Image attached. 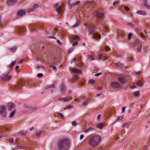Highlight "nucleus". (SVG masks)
Instances as JSON below:
<instances>
[{"label": "nucleus", "instance_id": "nucleus-1", "mask_svg": "<svg viewBox=\"0 0 150 150\" xmlns=\"http://www.w3.org/2000/svg\"><path fill=\"white\" fill-rule=\"evenodd\" d=\"M98 25H94L93 24L91 23H85L84 25L87 26L88 31L90 35L93 34V38L95 39L96 40L99 41L100 39L101 35L98 32H96L95 31L97 28V26L98 27L100 33H101V31L103 30V31L106 30L107 29L106 27L103 25V24H102L100 22H98Z\"/></svg>", "mask_w": 150, "mask_h": 150}, {"label": "nucleus", "instance_id": "nucleus-2", "mask_svg": "<svg viewBox=\"0 0 150 150\" xmlns=\"http://www.w3.org/2000/svg\"><path fill=\"white\" fill-rule=\"evenodd\" d=\"M69 142L67 139H64L59 140L58 144V149L59 150H68L69 148Z\"/></svg>", "mask_w": 150, "mask_h": 150}, {"label": "nucleus", "instance_id": "nucleus-3", "mask_svg": "<svg viewBox=\"0 0 150 150\" xmlns=\"http://www.w3.org/2000/svg\"><path fill=\"white\" fill-rule=\"evenodd\" d=\"M100 140L101 137L99 136H92L89 139V143L91 146L94 147L99 144Z\"/></svg>", "mask_w": 150, "mask_h": 150}, {"label": "nucleus", "instance_id": "nucleus-4", "mask_svg": "<svg viewBox=\"0 0 150 150\" xmlns=\"http://www.w3.org/2000/svg\"><path fill=\"white\" fill-rule=\"evenodd\" d=\"M28 83V81H25L20 80L18 83L17 85H14V87L16 89H20L25 85V84H27Z\"/></svg>", "mask_w": 150, "mask_h": 150}, {"label": "nucleus", "instance_id": "nucleus-5", "mask_svg": "<svg viewBox=\"0 0 150 150\" xmlns=\"http://www.w3.org/2000/svg\"><path fill=\"white\" fill-rule=\"evenodd\" d=\"M12 77V76L9 75V73L4 74L0 78V79L4 81H8L10 80Z\"/></svg>", "mask_w": 150, "mask_h": 150}, {"label": "nucleus", "instance_id": "nucleus-6", "mask_svg": "<svg viewBox=\"0 0 150 150\" xmlns=\"http://www.w3.org/2000/svg\"><path fill=\"white\" fill-rule=\"evenodd\" d=\"M6 107L2 105L0 106V114L2 115V117L5 118L6 116L7 113L6 112Z\"/></svg>", "mask_w": 150, "mask_h": 150}, {"label": "nucleus", "instance_id": "nucleus-7", "mask_svg": "<svg viewBox=\"0 0 150 150\" xmlns=\"http://www.w3.org/2000/svg\"><path fill=\"white\" fill-rule=\"evenodd\" d=\"M120 86V84L119 83L116 82H112L111 84L112 87L114 89L119 88Z\"/></svg>", "mask_w": 150, "mask_h": 150}, {"label": "nucleus", "instance_id": "nucleus-8", "mask_svg": "<svg viewBox=\"0 0 150 150\" xmlns=\"http://www.w3.org/2000/svg\"><path fill=\"white\" fill-rule=\"evenodd\" d=\"M25 12L22 10L19 11L17 13V17L18 18H20L23 15H25Z\"/></svg>", "mask_w": 150, "mask_h": 150}, {"label": "nucleus", "instance_id": "nucleus-9", "mask_svg": "<svg viewBox=\"0 0 150 150\" xmlns=\"http://www.w3.org/2000/svg\"><path fill=\"white\" fill-rule=\"evenodd\" d=\"M42 131L40 129H37L35 132V134L36 136L37 137H40V136L41 135V133H42Z\"/></svg>", "mask_w": 150, "mask_h": 150}, {"label": "nucleus", "instance_id": "nucleus-10", "mask_svg": "<svg viewBox=\"0 0 150 150\" xmlns=\"http://www.w3.org/2000/svg\"><path fill=\"white\" fill-rule=\"evenodd\" d=\"M98 19L101 21H103L104 18V14L101 13L98 14L97 16Z\"/></svg>", "mask_w": 150, "mask_h": 150}, {"label": "nucleus", "instance_id": "nucleus-11", "mask_svg": "<svg viewBox=\"0 0 150 150\" xmlns=\"http://www.w3.org/2000/svg\"><path fill=\"white\" fill-rule=\"evenodd\" d=\"M61 91L62 94H64L66 91V87L64 84H62L61 87Z\"/></svg>", "mask_w": 150, "mask_h": 150}, {"label": "nucleus", "instance_id": "nucleus-12", "mask_svg": "<svg viewBox=\"0 0 150 150\" xmlns=\"http://www.w3.org/2000/svg\"><path fill=\"white\" fill-rule=\"evenodd\" d=\"M8 111H10L11 110L12 108L14 107V105L12 103H8Z\"/></svg>", "mask_w": 150, "mask_h": 150}, {"label": "nucleus", "instance_id": "nucleus-13", "mask_svg": "<svg viewBox=\"0 0 150 150\" xmlns=\"http://www.w3.org/2000/svg\"><path fill=\"white\" fill-rule=\"evenodd\" d=\"M24 30L23 27H20L18 28L17 31L20 34H23L24 32Z\"/></svg>", "mask_w": 150, "mask_h": 150}, {"label": "nucleus", "instance_id": "nucleus-14", "mask_svg": "<svg viewBox=\"0 0 150 150\" xmlns=\"http://www.w3.org/2000/svg\"><path fill=\"white\" fill-rule=\"evenodd\" d=\"M6 3L8 6H11L13 5L15 3V1L14 0H8Z\"/></svg>", "mask_w": 150, "mask_h": 150}, {"label": "nucleus", "instance_id": "nucleus-15", "mask_svg": "<svg viewBox=\"0 0 150 150\" xmlns=\"http://www.w3.org/2000/svg\"><path fill=\"white\" fill-rule=\"evenodd\" d=\"M58 100L62 102H67L69 100V99L67 97H63L58 98Z\"/></svg>", "mask_w": 150, "mask_h": 150}, {"label": "nucleus", "instance_id": "nucleus-16", "mask_svg": "<svg viewBox=\"0 0 150 150\" xmlns=\"http://www.w3.org/2000/svg\"><path fill=\"white\" fill-rule=\"evenodd\" d=\"M117 79L120 82L122 83H125L126 81L125 78L123 77H118Z\"/></svg>", "mask_w": 150, "mask_h": 150}, {"label": "nucleus", "instance_id": "nucleus-17", "mask_svg": "<svg viewBox=\"0 0 150 150\" xmlns=\"http://www.w3.org/2000/svg\"><path fill=\"white\" fill-rule=\"evenodd\" d=\"M104 125L102 123H98L96 125V127L99 129H101L103 128Z\"/></svg>", "mask_w": 150, "mask_h": 150}, {"label": "nucleus", "instance_id": "nucleus-18", "mask_svg": "<svg viewBox=\"0 0 150 150\" xmlns=\"http://www.w3.org/2000/svg\"><path fill=\"white\" fill-rule=\"evenodd\" d=\"M42 25L41 24H36L32 26L33 29L35 30L37 28H39Z\"/></svg>", "mask_w": 150, "mask_h": 150}, {"label": "nucleus", "instance_id": "nucleus-19", "mask_svg": "<svg viewBox=\"0 0 150 150\" xmlns=\"http://www.w3.org/2000/svg\"><path fill=\"white\" fill-rule=\"evenodd\" d=\"M80 3V2L79 1H76V2H75L73 3L72 4H71V5H69V6L70 7V8H71L73 7H74L75 6H76L78 5Z\"/></svg>", "mask_w": 150, "mask_h": 150}, {"label": "nucleus", "instance_id": "nucleus-20", "mask_svg": "<svg viewBox=\"0 0 150 150\" xmlns=\"http://www.w3.org/2000/svg\"><path fill=\"white\" fill-rule=\"evenodd\" d=\"M137 13L139 14L145 16L146 15V12L144 11H137Z\"/></svg>", "mask_w": 150, "mask_h": 150}, {"label": "nucleus", "instance_id": "nucleus-21", "mask_svg": "<svg viewBox=\"0 0 150 150\" xmlns=\"http://www.w3.org/2000/svg\"><path fill=\"white\" fill-rule=\"evenodd\" d=\"M56 11L59 14H61L62 13V10L61 8L60 7H59L55 8Z\"/></svg>", "mask_w": 150, "mask_h": 150}, {"label": "nucleus", "instance_id": "nucleus-22", "mask_svg": "<svg viewBox=\"0 0 150 150\" xmlns=\"http://www.w3.org/2000/svg\"><path fill=\"white\" fill-rule=\"evenodd\" d=\"M143 0V3L144 6L148 9H150V6L147 4V0Z\"/></svg>", "mask_w": 150, "mask_h": 150}, {"label": "nucleus", "instance_id": "nucleus-23", "mask_svg": "<svg viewBox=\"0 0 150 150\" xmlns=\"http://www.w3.org/2000/svg\"><path fill=\"white\" fill-rule=\"evenodd\" d=\"M72 39L75 40H79L80 37L76 35H74L72 37Z\"/></svg>", "mask_w": 150, "mask_h": 150}, {"label": "nucleus", "instance_id": "nucleus-24", "mask_svg": "<svg viewBox=\"0 0 150 150\" xmlns=\"http://www.w3.org/2000/svg\"><path fill=\"white\" fill-rule=\"evenodd\" d=\"M16 63V61H13L8 66V67L9 68H10V69H11L13 67L14 65Z\"/></svg>", "mask_w": 150, "mask_h": 150}, {"label": "nucleus", "instance_id": "nucleus-25", "mask_svg": "<svg viewBox=\"0 0 150 150\" xmlns=\"http://www.w3.org/2000/svg\"><path fill=\"white\" fill-rule=\"evenodd\" d=\"M54 85H47L45 86V89H47L48 88H50L52 87V88H55V86H54Z\"/></svg>", "mask_w": 150, "mask_h": 150}, {"label": "nucleus", "instance_id": "nucleus-26", "mask_svg": "<svg viewBox=\"0 0 150 150\" xmlns=\"http://www.w3.org/2000/svg\"><path fill=\"white\" fill-rule=\"evenodd\" d=\"M116 64L120 68L122 69L124 67V65L119 62L116 63Z\"/></svg>", "mask_w": 150, "mask_h": 150}, {"label": "nucleus", "instance_id": "nucleus-27", "mask_svg": "<svg viewBox=\"0 0 150 150\" xmlns=\"http://www.w3.org/2000/svg\"><path fill=\"white\" fill-rule=\"evenodd\" d=\"M136 85L139 87H141L143 86V83L140 81H138L136 82Z\"/></svg>", "mask_w": 150, "mask_h": 150}, {"label": "nucleus", "instance_id": "nucleus-28", "mask_svg": "<svg viewBox=\"0 0 150 150\" xmlns=\"http://www.w3.org/2000/svg\"><path fill=\"white\" fill-rule=\"evenodd\" d=\"M17 48L15 47H13L9 49L10 51L12 53H14L16 50Z\"/></svg>", "mask_w": 150, "mask_h": 150}, {"label": "nucleus", "instance_id": "nucleus-29", "mask_svg": "<svg viewBox=\"0 0 150 150\" xmlns=\"http://www.w3.org/2000/svg\"><path fill=\"white\" fill-rule=\"evenodd\" d=\"M134 96L135 97H138L139 95V91H135L134 93Z\"/></svg>", "mask_w": 150, "mask_h": 150}, {"label": "nucleus", "instance_id": "nucleus-30", "mask_svg": "<svg viewBox=\"0 0 150 150\" xmlns=\"http://www.w3.org/2000/svg\"><path fill=\"white\" fill-rule=\"evenodd\" d=\"M142 48V45L140 44L139 45H138L137 48V50L139 52H141V49Z\"/></svg>", "mask_w": 150, "mask_h": 150}, {"label": "nucleus", "instance_id": "nucleus-31", "mask_svg": "<svg viewBox=\"0 0 150 150\" xmlns=\"http://www.w3.org/2000/svg\"><path fill=\"white\" fill-rule=\"evenodd\" d=\"M88 58L90 61H92L94 60L95 58L91 55H89L88 56Z\"/></svg>", "mask_w": 150, "mask_h": 150}, {"label": "nucleus", "instance_id": "nucleus-32", "mask_svg": "<svg viewBox=\"0 0 150 150\" xmlns=\"http://www.w3.org/2000/svg\"><path fill=\"white\" fill-rule=\"evenodd\" d=\"M93 130V127H89L84 131L86 132H88L90 131H92Z\"/></svg>", "mask_w": 150, "mask_h": 150}, {"label": "nucleus", "instance_id": "nucleus-33", "mask_svg": "<svg viewBox=\"0 0 150 150\" xmlns=\"http://www.w3.org/2000/svg\"><path fill=\"white\" fill-rule=\"evenodd\" d=\"M83 98L82 96L77 97V98H74V101L79 102V100H80V99H82Z\"/></svg>", "mask_w": 150, "mask_h": 150}, {"label": "nucleus", "instance_id": "nucleus-34", "mask_svg": "<svg viewBox=\"0 0 150 150\" xmlns=\"http://www.w3.org/2000/svg\"><path fill=\"white\" fill-rule=\"evenodd\" d=\"M19 133L22 135H25L26 134V132L24 131H21L19 132Z\"/></svg>", "mask_w": 150, "mask_h": 150}, {"label": "nucleus", "instance_id": "nucleus-35", "mask_svg": "<svg viewBox=\"0 0 150 150\" xmlns=\"http://www.w3.org/2000/svg\"><path fill=\"white\" fill-rule=\"evenodd\" d=\"M16 112V110H13L10 114L9 116V117L10 118H12V117L15 114V113Z\"/></svg>", "mask_w": 150, "mask_h": 150}, {"label": "nucleus", "instance_id": "nucleus-36", "mask_svg": "<svg viewBox=\"0 0 150 150\" xmlns=\"http://www.w3.org/2000/svg\"><path fill=\"white\" fill-rule=\"evenodd\" d=\"M72 71L73 72L76 73H80L81 72V71L78 69H73Z\"/></svg>", "mask_w": 150, "mask_h": 150}, {"label": "nucleus", "instance_id": "nucleus-37", "mask_svg": "<svg viewBox=\"0 0 150 150\" xmlns=\"http://www.w3.org/2000/svg\"><path fill=\"white\" fill-rule=\"evenodd\" d=\"M83 65V63L82 62H80L77 64V66L79 67H82Z\"/></svg>", "mask_w": 150, "mask_h": 150}, {"label": "nucleus", "instance_id": "nucleus-38", "mask_svg": "<svg viewBox=\"0 0 150 150\" xmlns=\"http://www.w3.org/2000/svg\"><path fill=\"white\" fill-rule=\"evenodd\" d=\"M133 36L132 34L131 33H129L128 35V39L130 40L131 39V37Z\"/></svg>", "mask_w": 150, "mask_h": 150}, {"label": "nucleus", "instance_id": "nucleus-39", "mask_svg": "<svg viewBox=\"0 0 150 150\" xmlns=\"http://www.w3.org/2000/svg\"><path fill=\"white\" fill-rule=\"evenodd\" d=\"M57 114H58V116H59L61 118L63 119H64V116L62 114L60 113H57Z\"/></svg>", "mask_w": 150, "mask_h": 150}, {"label": "nucleus", "instance_id": "nucleus-40", "mask_svg": "<svg viewBox=\"0 0 150 150\" xmlns=\"http://www.w3.org/2000/svg\"><path fill=\"white\" fill-rule=\"evenodd\" d=\"M105 50L106 52H108L110 50V48L108 46H105Z\"/></svg>", "mask_w": 150, "mask_h": 150}, {"label": "nucleus", "instance_id": "nucleus-41", "mask_svg": "<svg viewBox=\"0 0 150 150\" xmlns=\"http://www.w3.org/2000/svg\"><path fill=\"white\" fill-rule=\"evenodd\" d=\"M126 23L128 26H134V25L131 23L127 22Z\"/></svg>", "mask_w": 150, "mask_h": 150}, {"label": "nucleus", "instance_id": "nucleus-42", "mask_svg": "<svg viewBox=\"0 0 150 150\" xmlns=\"http://www.w3.org/2000/svg\"><path fill=\"white\" fill-rule=\"evenodd\" d=\"M14 139L13 138H10L9 139V142L11 144L14 143Z\"/></svg>", "mask_w": 150, "mask_h": 150}, {"label": "nucleus", "instance_id": "nucleus-43", "mask_svg": "<svg viewBox=\"0 0 150 150\" xmlns=\"http://www.w3.org/2000/svg\"><path fill=\"white\" fill-rule=\"evenodd\" d=\"M140 42L138 39H135L134 41V43L135 44H138L140 43Z\"/></svg>", "mask_w": 150, "mask_h": 150}, {"label": "nucleus", "instance_id": "nucleus-44", "mask_svg": "<svg viewBox=\"0 0 150 150\" xmlns=\"http://www.w3.org/2000/svg\"><path fill=\"white\" fill-rule=\"evenodd\" d=\"M95 82V81L93 80H91L89 81V83L91 84H94Z\"/></svg>", "mask_w": 150, "mask_h": 150}, {"label": "nucleus", "instance_id": "nucleus-45", "mask_svg": "<svg viewBox=\"0 0 150 150\" xmlns=\"http://www.w3.org/2000/svg\"><path fill=\"white\" fill-rule=\"evenodd\" d=\"M119 1H114L113 4V5L114 6H115V5L118 4H119Z\"/></svg>", "mask_w": 150, "mask_h": 150}, {"label": "nucleus", "instance_id": "nucleus-46", "mask_svg": "<svg viewBox=\"0 0 150 150\" xmlns=\"http://www.w3.org/2000/svg\"><path fill=\"white\" fill-rule=\"evenodd\" d=\"M88 103V101H84L83 102V104L84 106H86Z\"/></svg>", "mask_w": 150, "mask_h": 150}, {"label": "nucleus", "instance_id": "nucleus-47", "mask_svg": "<svg viewBox=\"0 0 150 150\" xmlns=\"http://www.w3.org/2000/svg\"><path fill=\"white\" fill-rule=\"evenodd\" d=\"M98 14V11H96L93 13V15L94 16H97Z\"/></svg>", "mask_w": 150, "mask_h": 150}, {"label": "nucleus", "instance_id": "nucleus-48", "mask_svg": "<svg viewBox=\"0 0 150 150\" xmlns=\"http://www.w3.org/2000/svg\"><path fill=\"white\" fill-rule=\"evenodd\" d=\"M33 8H36L38 7V4H35L33 6Z\"/></svg>", "mask_w": 150, "mask_h": 150}, {"label": "nucleus", "instance_id": "nucleus-49", "mask_svg": "<svg viewBox=\"0 0 150 150\" xmlns=\"http://www.w3.org/2000/svg\"><path fill=\"white\" fill-rule=\"evenodd\" d=\"M129 125V123H124L123 124V125H122V127H125L127 126L128 125Z\"/></svg>", "mask_w": 150, "mask_h": 150}, {"label": "nucleus", "instance_id": "nucleus-50", "mask_svg": "<svg viewBox=\"0 0 150 150\" xmlns=\"http://www.w3.org/2000/svg\"><path fill=\"white\" fill-rule=\"evenodd\" d=\"M123 117V115H122L118 117L117 118V120H120L122 119V118Z\"/></svg>", "mask_w": 150, "mask_h": 150}, {"label": "nucleus", "instance_id": "nucleus-51", "mask_svg": "<svg viewBox=\"0 0 150 150\" xmlns=\"http://www.w3.org/2000/svg\"><path fill=\"white\" fill-rule=\"evenodd\" d=\"M78 44V41H76L74 43H73L72 44V46H76V45Z\"/></svg>", "mask_w": 150, "mask_h": 150}, {"label": "nucleus", "instance_id": "nucleus-52", "mask_svg": "<svg viewBox=\"0 0 150 150\" xmlns=\"http://www.w3.org/2000/svg\"><path fill=\"white\" fill-rule=\"evenodd\" d=\"M59 4L58 3H57L54 4V7H56V8L57 7H59Z\"/></svg>", "mask_w": 150, "mask_h": 150}, {"label": "nucleus", "instance_id": "nucleus-53", "mask_svg": "<svg viewBox=\"0 0 150 150\" xmlns=\"http://www.w3.org/2000/svg\"><path fill=\"white\" fill-rule=\"evenodd\" d=\"M102 74V73H101V72L97 74H96L95 75V76H98L101 75Z\"/></svg>", "mask_w": 150, "mask_h": 150}, {"label": "nucleus", "instance_id": "nucleus-54", "mask_svg": "<svg viewBox=\"0 0 150 150\" xmlns=\"http://www.w3.org/2000/svg\"><path fill=\"white\" fill-rule=\"evenodd\" d=\"M43 76V74L41 73H39L38 74L37 76L38 77H41Z\"/></svg>", "mask_w": 150, "mask_h": 150}, {"label": "nucleus", "instance_id": "nucleus-55", "mask_svg": "<svg viewBox=\"0 0 150 150\" xmlns=\"http://www.w3.org/2000/svg\"><path fill=\"white\" fill-rule=\"evenodd\" d=\"M73 106L72 105H70V106H68L67 108H64V110H65L66 109H69V108H73Z\"/></svg>", "mask_w": 150, "mask_h": 150}, {"label": "nucleus", "instance_id": "nucleus-56", "mask_svg": "<svg viewBox=\"0 0 150 150\" xmlns=\"http://www.w3.org/2000/svg\"><path fill=\"white\" fill-rule=\"evenodd\" d=\"M126 11H128L129 10V7L127 6H125L124 7Z\"/></svg>", "mask_w": 150, "mask_h": 150}, {"label": "nucleus", "instance_id": "nucleus-57", "mask_svg": "<svg viewBox=\"0 0 150 150\" xmlns=\"http://www.w3.org/2000/svg\"><path fill=\"white\" fill-rule=\"evenodd\" d=\"M33 9L32 8V9H29L28 11H27V12H28V13H30L31 12H32V11H33Z\"/></svg>", "mask_w": 150, "mask_h": 150}, {"label": "nucleus", "instance_id": "nucleus-58", "mask_svg": "<svg viewBox=\"0 0 150 150\" xmlns=\"http://www.w3.org/2000/svg\"><path fill=\"white\" fill-rule=\"evenodd\" d=\"M102 56H103L102 54H99V55H98L99 58L100 59H101L102 58Z\"/></svg>", "mask_w": 150, "mask_h": 150}, {"label": "nucleus", "instance_id": "nucleus-59", "mask_svg": "<svg viewBox=\"0 0 150 150\" xmlns=\"http://www.w3.org/2000/svg\"><path fill=\"white\" fill-rule=\"evenodd\" d=\"M72 124L74 126L76 124V122L75 121H73L72 122Z\"/></svg>", "mask_w": 150, "mask_h": 150}, {"label": "nucleus", "instance_id": "nucleus-60", "mask_svg": "<svg viewBox=\"0 0 150 150\" xmlns=\"http://www.w3.org/2000/svg\"><path fill=\"white\" fill-rule=\"evenodd\" d=\"M73 51V50L72 49H69L68 50V53L70 54Z\"/></svg>", "mask_w": 150, "mask_h": 150}, {"label": "nucleus", "instance_id": "nucleus-61", "mask_svg": "<svg viewBox=\"0 0 150 150\" xmlns=\"http://www.w3.org/2000/svg\"><path fill=\"white\" fill-rule=\"evenodd\" d=\"M57 43H58L60 45H62V43L59 40H57Z\"/></svg>", "mask_w": 150, "mask_h": 150}, {"label": "nucleus", "instance_id": "nucleus-62", "mask_svg": "<svg viewBox=\"0 0 150 150\" xmlns=\"http://www.w3.org/2000/svg\"><path fill=\"white\" fill-rule=\"evenodd\" d=\"M23 59H22L21 60H20V61H19L18 62V63H23Z\"/></svg>", "mask_w": 150, "mask_h": 150}, {"label": "nucleus", "instance_id": "nucleus-63", "mask_svg": "<svg viewBox=\"0 0 150 150\" xmlns=\"http://www.w3.org/2000/svg\"><path fill=\"white\" fill-rule=\"evenodd\" d=\"M23 106L24 108H27L28 107V106L26 104H25L24 105H23Z\"/></svg>", "mask_w": 150, "mask_h": 150}, {"label": "nucleus", "instance_id": "nucleus-64", "mask_svg": "<svg viewBox=\"0 0 150 150\" xmlns=\"http://www.w3.org/2000/svg\"><path fill=\"white\" fill-rule=\"evenodd\" d=\"M99 150H104L103 148L102 147H100Z\"/></svg>", "mask_w": 150, "mask_h": 150}]
</instances>
